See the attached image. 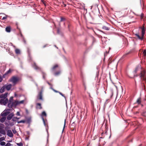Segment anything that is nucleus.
I'll return each mask as SVG.
<instances>
[{"label": "nucleus", "instance_id": "nucleus-1", "mask_svg": "<svg viewBox=\"0 0 146 146\" xmlns=\"http://www.w3.org/2000/svg\"><path fill=\"white\" fill-rule=\"evenodd\" d=\"M24 101L22 100L20 102L17 100L15 101L14 102H12L11 104H8V106L9 108H12V107H15L16 106L18 105L23 104Z\"/></svg>", "mask_w": 146, "mask_h": 146}, {"label": "nucleus", "instance_id": "nucleus-2", "mask_svg": "<svg viewBox=\"0 0 146 146\" xmlns=\"http://www.w3.org/2000/svg\"><path fill=\"white\" fill-rule=\"evenodd\" d=\"M145 33V31L144 27H143L141 28V36H140L138 34H135V36L139 40H142L144 38V35Z\"/></svg>", "mask_w": 146, "mask_h": 146}, {"label": "nucleus", "instance_id": "nucleus-3", "mask_svg": "<svg viewBox=\"0 0 146 146\" xmlns=\"http://www.w3.org/2000/svg\"><path fill=\"white\" fill-rule=\"evenodd\" d=\"M146 73V70H143L141 71L140 74V77L142 79L143 81H146V76L145 74Z\"/></svg>", "mask_w": 146, "mask_h": 146}, {"label": "nucleus", "instance_id": "nucleus-4", "mask_svg": "<svg viewBox=\"0 0 146 146\" xmlns=\"http://www.w3.org/2000/svg\"><path fill=\"white\" fill-rule=\"evenodd\" d=\"M19 80V78L15 76H12L10 79V81L15 84Z\"/></svg>", "mask_w": 146, "mask_h": 146}, {"label": "nucleus", "instance_id": "nucleus-5", "mask_svg": "<svg viewBox=\"0 0 146 146\" xmlns=\"http://www.w3.org/2000/svg\"><path fill=\"white\" fill-rule=\"evenodd\" d=\"M10 110L9 109H7L5 110L4 112L2 113L1 114V115L2 117H5L9 115L10 113Z\"/></svg>", "mask_w": 146, "mask_h": 146}, {"label": "nucleus", "instance_id": "nucleus-6", "mask_svg": "<svg viewBox=\"0 0 146 146\" xmlns=\"http://www.w3.org/2000/svg\"><path fill=\"white\" fill-rule=\"evenodd\" d=\"M8 99H2L0 100V104L1 105H5L8 103Z\"/></svg>", "mask_w": 146, "mask_h": 146}, {"label": "nucleus", "instance_id": "nucleus-7", "mask_svg": "<svg viewBox=\"0 0 146 146\" xmlns=\"http://www.w3.org/2000/svg\"><path fill=\"white\" fill-rule=\"evenodd\" d=\"M13 71V70L11 69H9V70L7 71L5 74L3 75V78H5V76L7 75L10 74L11 73V72Z\"/></svg>", "mask_w": 146, "mask_h": 146}, {"label": "nucleus", "instance_id": "nucleus-8", "mask_svg": "<svg viewBox=\"0 0 146 146\" xmlns=\"http://www.w3.org/2000/svg\"><path fill=\"white\" fill-rule=\"evenodd\" d=\"M7 135L10 137H13V135L11 130L8 129L7 131Z\"/></svg>", "mask_w": 146, "mask_h": 146}, {"label": "nucleus", "instance_id": "nucleus-9", "mask_svg": "<svg viewBox=\"0 0 146 146\" xmlns=\"http://www.w3.org/2000/svg\"><path fill=\"white\" fill-rule=\"evenodd\" d=\"M42 90L41 91L38 93L37 97V98L39 100H42Z\"/></svg>", "mask_w": 146, "mask_h": 146}, {"label": "nucleus", "instance_id": "nucleus-10", "mask_svg": "<svg viewBox=\"0 0 146 146\" xmlns=\"http://www.w3.org/2000/svg\"><path fill=\"white\" fill-rule=\"evenodd\" d=\"M4 86L5 89H6L7 91H9L11 88L12 86V85L11 84H9L8 85L6 84L4 85Z\"/></svg>", "mask_w": 146, "mask_h": 146}, {"label": "nucleus", "instance_id": "nucleus-11", "mask_svg": "<svg viewBox=\"0 0 146 146\" xmlns=\"http://www.w3.org/2000/svg\"><path fill=\"white\" fill-rule=\"evenodd\" d=\"M14 114L13 113L9 114L7 117V119L8 120H11L12 117L14 116Z\"/></svg>", "mask_w": 146, "mask_h": 146}, {"label": "nucleus", "instance_id": "nucleus-12", "mask_svg": "<svg viewBox=\"0 0 146 146\" xmlns=\"http://www.w3.org/2000/svg\"><path fill=\"white\" fill-rule=\"evenodd\" d=\"M33 68L36 70H39L40 68L38 67L35 63H34L33 65Z\"/></svg>", "mask_w": 146, "mask_h": 146}, {"label": "nucleus", "instance_id": "nucleus-13", "mask_svg": "<svg viewBox=\"0 0 146 146\" xmlns=\"http://www.w3.org/2000/svg\"><path fill=\"white\" fill-rule=\"evenodd\" d=\"M7 93H5L4 94H2L0 96V98H2V99H6V98L7 96Z\"/></svg>", "mask_w": 146, "mask_h": 146}, {"label": "nucleus", "instance_id": "nucleus-14", "mask_svg": "<svg viewBox=\"0 0 146 146\" xmlns=\"http://www.w3.org/2000/svg\"><path fill=\"white\" fill-rule=\"evenodd\" d=\"M0 133L3 135L5 134V130L1 127H0Z\"/></svg>", "mask_w": 146, "mask_h": 146}, {"label": "nucleus", "instance_id": "nucleus-15", "mask_svg": "<svg viewBox=\"0 0 146 146\" xmlns=\"http://www.w3.org/2000/svg\"><path fill=\"white\" fill-rule=\"evenodd\" d=\"M36 108L37 109H41L42 108L41 106V104L39 103H38L36 104Z\"/></svg>", "mask_w": 146, "mask_h": 146}, {"label": "nucleus", "instance_id": "nucleus-16", "mask_svg": "<svg viewBox=\"0 0 146 146\" xmlns=\"http://www.w3.org/2000/svg\"><path fill=\"white\" fill-rule=\"evenodd\" d=\"M5 31L7 32H10L11 31V27L10 26L7 27L5 28Z\"/></svg>", "mask_w": 146, "mask_h": 146}, {"label": "nucleus", "instance_id": "nucleus-17", "mask_svg": "<svg viewBox=\"0 0 146 146\" xmlns=\"http://www.w3.org/2000/svg\"><path fill=\"white\" fill-rule=\"evenodd\" d=\"M58 67V65L57 64L55 65L52 68V70L53 71H54Z\"/></svg>", "mask_w": 146, "mask_h": 146}, {"label": "nucleus", "instance_id": "nucleus-18", "mask_svg": "<svg viewBox=\"0 0 146 146\" xmlns=\"http://www.w3.org/2000/svg\"><path fill=\"white\" fill-rule=\"evenodd\" d=\"M6 119V117H3L0 118V121L1 123L4 122Z\"/></svg>", "mask_w": 146, "mask_h": 146}, {"label": "nucleus", "instance_id": "nucleus-19", "mask_svg": "<svg viewBox=\"0 0 146 146\" xmlns=\"http://www.w3.org/2000/svg\"><path fill=\"white\" fill-rule=\"evenodd\" d=\"M5 89L4 86L2 87L0 90V92L1 93H2L4 92L5 91Z\"/></svg>", "mask_w": 146, "mask_h": 146}, {"label": "nucleus", "instance_id": "nucleus-20", "mask_svg": "<svg viewBox=\"0 0 146 146\" xmlns=\"http://www.w3.org/2000/svg\"><path fill=\"white\" fill-rule=\"evenodd\" d=\"M13 97L12 96L10 98V99L9 100V101L8 102V104H9V103L11 104L12 102L13 101Z\"/></svg>", "mask_w": 146, "mask_h": 146}, {"label": "nucleus", "instance_id": "nucleus-21", "mask_svg": "<svg viewBox=\"0 0 146 146\" xmlns=\"http://www.w3.org/2000/svg\"><path fill=\"white\" fill-rule=\"evenodd\" d=\"M140 68V66H137L135 69V70L134 71V72L135 73H136L138 71V69Z\"/></svg>", "mask_w": 146, "mask_h": 146}, {"label": "nucleus", "instance_id": "nucleus-22", "mask_svg": "<svg viewBox=\"0 0 146 146\" xmlns=\"http://www.w3.org/2000/svg\"><path fill=\"white\" fill-rule=\"evenodd\" d=\"M141 98H139L137 100L136 102L138 104H140L141 103Z\"/></svg>", "mask_w": 146, "mask_h": 146}, {"label": "nucleus", "instance_id": "nucleus-23", "mask_svg": "<svg viewBox=\"0 0 146 146\" xmlns=\"http://www.w3.org/2000/svg\"><path fill=\"white\" fill-rule=\"evenodd\" d=\"M43 78L44 79H46V74L45 73L43 72H42V73Z\"/></svg>", "mask_w": 146, "mask_h": 146}, {"label": "nucleus", "instance_id": "nucleus-24", "mask_svg": "<svg viewBox=\"0 0 146 146\" xmlns=\"http://www.w3.org/2000/svg\"><path fill=\"white\" fill-rule=\"evenodd\" d=\"M47 83L50 86V88L51 89H52L53 88H52V86L53 85L49 83L47 81Z\"/></svg>", "mask_w": 146, "mask_h": 146}, {"label": "nucleus", "instance_id": "nucleus-25", "mask_svg": "<svg viewBox=\"0 0 146 146\" xmlns=\"http://www.w3.org/2000/svg\"><path fill=\"white\" fill-rule=\"evenodd\" d=\"M26 122V121L25 120H21L20 121H18L17 123H25Z\"/></svg>", "mask_w": 146, "mask_h": 146}, {"label": "nucleus", "instance_id": "nucleus-26", "mask_svg": "<svg viewBox=\"0 0 146 146\" xmlns=\"http://www.w3.org/2000/svg\"><path fill=\"white\" fill-rule=\"evenodd\" d=\"M15 53L16 54H19L20 53V50L18 49H16L15 50Z\"/></svg>", "mask_w": 146, "mask_h": 146}, {"label": "nucleus", "instance_id": "nucleus-27", "mask_svg": "<svg viewBox=\"0 0 146 146\" xmlns=\"http://www.w3.org/2000/svg\"><path fill=\"white\" fill-rule=\"evenodd\" d=\"M102 28L106 30H109V28L106 26H103L102 27Z\"/></svg>", "mask_w": 146, "mask_h": 146}, {"label": "nucleus", "instance_id": "nucleus-28", "mask_svg": "<svg viewBox=\"0 0 146 146\" xmlns=\"http://www.w3.org/2000/svg\"><path fill=\"white\" fill-rule=\"evenodd\" d=\"M143 54L144 57H146V50H144L143 51Z\"/></svg>", "mask_w": 146, "mask_h": 146}, {"label": "nucleus", "instance_id": "nucleus-29", "mask_svg": "<svg viewBox=\"0 0 146 146\" xmlns=\"http://www.w3.org/2000/svg\"><path fill=\"white\" fill-rule=\"evenodd\" d=\"M42 115L43 116H46V114L44 111H43L42 113Z\"/></svg>", "mask_w": 146, "mask_h": 146}, {"label": "nucleus", "instance_id": "nucleus-30", "mask_svg": "<svg viewBox=\"0 0 146 146\" xmlns=\"http://www.w3.org/2000/svg\"><path fill=\"white\" fill-rule=\"evenodd\" d=\"M18 117H14L13 118L12 120L14 121H17V119H18Z\"/></svg>", "mask_w": 146, "mask_h": 146}, {"label": "nucleus", "instance_id": "nucleus-31", "mask_svg": "<svg viewBox=\"0 0 146 146\" xmlns=\"http://www.w3.org/2000/svg\"><path fill=\"white\" fill-rule=\"evenodd\" d=\"M0 144L2 146H4L5 144V143L4 141H2L1 142Z\"/></svg>", "mask_w": 146, "mask_h": 146}, {"label": "nucleus", "instance_id": "nucleus-32", "mask_svg": "<svg viewBox=\"0 0 146 146\" xmlns=\"http://www.w3.org/2000/svg\"><path fill=\"white\" fill-rule=\"evenodd\" d=\"M3 78V76H2L0 74V82H1L2 81Z\"/></svg>", "mask_w": 146, "mask_h": 146}, {"label": "nucleus", "instance_id": "nucleus-33", "mask_svg": "<svg viewBox=\"0 0 146 146\" xmlns=\"http://www.w3.org/2000/svg\"><path fill=\"white\" fill-rule=\"evenodd\" d=\"M60 72L58 71V72H55L54 74L56 76V75H58V74H60Z\"/></svg>", "mask_w": 146, "mask_h": 146}, {"label": "nucleus", "instance_id": "nucleus-34", "mask_svg": "<svg viewBox=\"0 0 146 146\" xmlns=\"http://www.w3.org/2000/svg\"><path fill=\"white\" fill-rule=\"evenodd\" d=\"M17 145L19 146H23V145L22 143H17Z\"/></svg>", "mask_w": 146, "mask_h": 146}, {"label": "nucleus", "instance_id": "nucleus-35", "mask_svg": "<svg viewBox=\"0 0 146 146\" xmlns=\"http://www.w3.org/2000/svg\"><path fill=\"white\" fill-rule=\"evenodd\" d=\"M27 52L28 53V54H29V55L30 54V52H31L29 48H28L27 49Z\"/></svg>", "mask_w": 146, "mask_h": 146}, {"label": "nucleus", "instance_id": "nucleus-36", "mask_svg": "<svg viewBox=\"0 0 146 146\" xmlns=\"http://www.w3.org/2000/svg\"><path fill=\"white\" fill-rule=\"evenodd\" d=\"M7 17H8V16L7 15H5V17H3L2 19V20H4L5 19H6L7 18Z\"/></svg>", "mask_w": 146, "mask_h": 146}, {"label": "nucleus", "instance_id": "nucleus-37", "mask_svg": "<svg viewBox=\"0 0 146 146\" xmlns=\"http://www.w3.org/2000/svg\"><path fill=\"white\" fill-rule=\"evenodd\" d=\"M52 90H53L54 92H55L56 93H59V91H58L54 90L53 88L52 89Z\"/></svg>", "mask_w": 146, "mask_h": 146}, {"label": "nucleus", "instance_id": "nucleus-38", "mask_svg": "<svg viewBox=\"0 0 146 146\" xmlns=\"http://www.w3.org/2000/svg\"><path fill=\"white\" fill-rule=\"evenodd\" d=\"M65 125H66V120H65V119L64 122V127H63V131L64 130V128L65 126Z\"/></svg>", "mask_w": 146, "mask_h": 146}, {"label": "nucleus", "instance_id": "nucleus-39", "mask_svg": "<svg viewBox=\"0 0 146 146\" xmlns=\"http://www.w3.org/2000/svg\"><path fill=\"white\" fill-rule=\"evenodd\" d=\"M59 93L60 95H61L62 96L64 97V98H65V96H64V94H63L62 93H61V92H59Z\"/></svg>", "mask_w": 146, "mask_h": 146}, {"label": "nucleus", "instance_id": "nucleus-40", "mask_svg": "<svg viewBox=\"0 0 146 146\" xmlns=\"http://www.w3.org/2000/svg\"><path fill=\"white\" fill-rule=\"evenodd\" d=\"M65 20V19L64 18L62 17L61 18L60 21H62Z\"/></svg>", "mask_w": 146, "mask_h": 146}, {"label": "nucleus", "instance_id": "nucleus-41", "mask_svg": "<svg viewBox=\"0 0 146 146\" xmlns=\"http://www.w3.org/2000/svg\"><path fill=\"white\" fill-rule=\"evenodd\" d=\"M5 139V138L3 137H2L0 138V141H3Z\"/></svg>", "mask_w": 146, "mask_h": 146}, {"label": "nucleus", "instance_id": "nucleus-42", "mask_svg": "<svg viewBox=\"0 0 146 146\" xmlns=\"http://www.w3.org/2000/svg\"><path fill=\"white\" fill-rule=\"evenodd\" d=\"M12 131L14 134H15L17 133V131H16L15 129H13L12 130Z\"/></svg>", "mask_w": 146, "mask_h": 146}, {"label": "nucleus", "instance_id": "nucleus-43", "mask_svg": "<svg viewBox=\"0 0 146 146\" xmlns=\"http://www.w3.org/2000/svg\"><path fill=\"white\" fill-rule=\"evenodd\" d=\"M7 146H10L11 145V144L9 143H8L6 144Z\"/></svg>", "mask_w": 146, "mask_h": 146}, {"label": "nucleus", "instance_id": "nucleus-44", "mask_svg": "<svg viewBox=\"0 0 146 146\" xmlns=\"http://www.w3.org/2000/svg\"><path fill=\"white\" fill-rule=\"evenodd\" d=\"M142 85L143 86L144 89H145V86L144 83H142Z\"/></svg>", "mask_w": 146, "mask_h": 146}, {"label": "nucleus", "instance_id": "nucleus-45", "mask_svg": "<svg viewBox=\"0 0 146 146\" xmlns=\"http://www.w3.org/2000/svg\"><path fill=\"white\" fill-rule=\"evenodd\" d=\"M16 115H17L19 116L20 115V113L19 111H17L16 113Z\"/></svg>", "mask_w": 146, "mask_h": 146}, {"label": "nucleus", "instance_id": "nucleus-46", "mask_svg": "<svg viewBox=\"0 0 146 146\" xmlns=\"http://www.w3.org/2000/svg\"><path fill=\"white\" fill-rule=\"evenodd\" d=\"M57 33L58 34H59L60 33V31L59 29H57Z\"/></svg>", "mask_w": 146, "mask_h": 146}, {"label": "nucleus", "instance_id": "nucleus-47", "mask_svg": "<svg viewBox=\"0 0 146 146\" xmlns=\"http://www.w3.org/2000/svg\"><path fill=\"white\" fill-rule=\"evenodd\" d=\"M129 53H127L126 54H125L123 56H125L126 55H128V54H129Z\"/></svg>", "mask_w": 146, "mask_h": 146}, {"label": "nucleus", "instance_id": "nucleus-48", "mask_svg": "<svg viewBox=\"0 0 146 146\" xmlns=\"http://www.w3.org/2000/svg\"><path fill=\"white\" fill-rule=\"evenodd\" d=\"M27 133L28 135H29L30 134V132L29 131H27Z\"/></svg>", "mask_w": 146, "mask_h": 146}, {"label": "nucleus", "instance_id": "nucleus-49", "mask_svg": "<svg viewBox=\"0 0 146 146\" xmlns=\"http://www.w3.org/2000/svg\"><path fill=\"white\" fill-rule=\"evenodd\" d=\"M23 42H24V43H25V44H26V40H25V39H23Z\"/></svg>", "mask_w": 146, "mask_h": 146}, {"label": "nucleus", "instance_id": "nucleus-50", "mask_svg": "<svg viewBox=\"0 0 146 146\" xmlns=\"http://www.w3.org/2000/svg\"><path fill=\"white\" fill-rule=\"evenodd\" d=\"M138 75L137 74V75H135L134 76V77H137L138 76Z\"/></svg>", "mask_w": 146, "mask_h": 146}, {"label": "nucleus", "instance_id": "nucleus-51", "mask_svg": "<svg viewBox=\"0 0 146 146\" xmlns=\"http://www.w3.org/2000/svg\"><path fill=\"white\" fill-rule=\"evenodd\" d=\"M42 119H43V121H44V123H45L44 120V119L43 118H42Z\"/></svg>", "mask_w": 146, "mask_h": 146}, {"label": "nucleus", "instance_id": "nucleus-52", "mask_svg": "<svg viewBox=\"0 0 146 146\" xmlns=\"http://www.w3.org/2000/svg\"><path fill=\"white\" fill-rule=\"evenodd\" d=\"M63 4L64 5V7H65L66 6V4H64V3H63Z\"/></svg>", "mask_w": 146, "mask_h": 146}, {"label": "nucleus", "instance_id": "nucleus-53", "mask_svg": "<svg viewBox=\"0 0 146 146\" xmlns=\"http://www.w3.org/2000/svg\"><path fill=\"white\" fill-rule=\"evenodd\" d=\"M78 4H79V5H82V3H78Z\"/></svg>", "mask_w": 146, "mask_h": 146}, {"label": "nucleus", "instance_id": "nucleus-54", "mask_svg": "<svg viewBox=\"0 0 146 146\" xmlns=\"http://www.w3.org/2000/svg\"><path fill=\"white\" fill-rule=\"evenodd\" d=\"M13 125V123H12V124H11V125Z\"/></svg>", "mask_w": 146, "mask_h": 146}, {"label": "nucleus", "instance_id": "nucleus-55", "mask_svg": "<svg viewBox=\"0 0 146 146\" xmlns=\"http://www.w3.org/2000/svg\"><path fill=\"white\" fill-rule=\"evenodd\" d=\"M46 46V45H45V46H44L43 47L44 48Z\"/></svg>", "mask_w": 146, "mask_h": 146}, {"label": "nucleus", "instance_id": "nucleus-56", "mask_svg": "<svg viewBox=\"0 0 146 146\" xmlns=\"http://www.w3.org/2000/svg\"><path fill=\"white\" fill-rule=\"evenodd\" d=\"M135 83H136V80H135Z\"/></svg>", "mask_w": 146, "mask_h": 146}, {"label": "nucleus", "instance_id": "nucleus-57", "mask_svg": "<svg viewBox=\"0 0 146 146\" xmlns=\"http://www.w3.org/2000/svg\"><path fill=\"white\" fill-rule=\"evenodd\" d=\"M28 122H29V121H30V119L28 120Z\"/></svg>", "mask_w": 146, "mask_h": 146}, {"label": "nucleus", "instance_id": "nucleus-58", "mask_svg": "<svg viewBox=\"0 0 146 146\" xmlns=\"http://www.w3.org/2000/svg\"><path fill=\"white\" fill-rule=\"evenodd\" d=\"M17 29H19V28H18V27H17Z\"/></svg>", "mask_w": 146, "mask_h": 146}, {"label": "nucleus", "instance_id": "nucleus-59", "mask_svg": "<svg viewBox=\"0 0 146 146\" xmlns=\"http://www.w3.org/2000/svg\"><path fill=\"white\" fill-rule=\"evenodd\" d=\"M4 146H7V145H4Z\"/></svg>", "mask_w": 146, "mask_h": 146}, {"label": "nucleus", "instance_id": "nucleus-60", "mask_svg": "<svg viewBox=\"0 0 146 146\" xmlns=\"http://www.w3.org/2000/svg\"><path fill=\"white\" fill-rule=\"evenodd\" d=\"M18 118L17 119H19V118Z\"/></svg>", "mask_w": 146, "mask_h": 146}]
</instances>
